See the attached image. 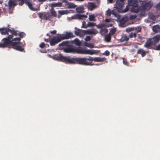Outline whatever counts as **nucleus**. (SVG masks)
<instances>
[{"label":"nucleus","instance_id":"1","mask_svg":"<svg viewBox=\"0 0 160 160\" xmlns=\"http://www.w3.org/2000/svg\"><path fill=\"white\" fill-rule=\"evenodd\" d=\"M70 38V32L65 34H57L56 36H53L50 40V44L51 46H55L62 40Z\"/></svg>","mask_w":160,"mask_h":160},{"label":"nucleus","instance_id":"2","mask_svg":"<svg viewBox=\"0 0 160 160\" xmlns=\"http://www.w3.org/2000/svg\"><path fill=\"white\" fill-rule=\"evenodd\" d=\"M21 39L19 38H16L13 39V42L12 43L11 46L14 49L20 52H25L23 48L20 46Z\"/></svg>","mask_w":160,"mask_h":160},{"label":"nucleus","instance_id":"3","mask_svg":"<svg viewBox=\"0 0 160 160\" xmlns=\"http://www.w3.org/2000/svg\"><path fill=\"white\" fill-rule=\"evenodd\" d=\"M12 38V35H8L6 38H4L0 42V48H5L7 47L8 45L12 46V43H13V39L12 40L11 39Z\"/></svg>","mask_w":160,"mask_h":160},{"label":"nucleus","instance_id":"4","mask_svg":"<svg viewBox=\"0 0 160 160\" xmlns=\"http://www.w3.org/2000/svg\"><path fill=\"white\" fill-rule=\"evenodd\" d=\"M97 30L94 29H88L87 30H79L78 31H75V33L77 35H79L81 36L83 34L94 35H95L98 33Z\"/></svg>","mask_w":160,"mask_h":160},{"label":"nucleus","instance_id":"5","mask_svg":"<svg viewBox=\"0 0 160 160\" xmlns=\"http://www.w3.org/2000/svg\"><path fill=\"white\" fill-rule=\"evenodd\" d=\"M71 63H77L87 65H92L91 62L87 61L86 58H72L71 59Z\"/></svg>","mask_w":160,"mask_h":160},{"label":"nucleus","instance_id":"6","mask_svg":"<svg viewBox=\"0 0 160 160\" xmlns=\"http://www.w3.org/2000/svg\"><path fill=\"white\" fill-rule=\"evenodd\" d=\"M53 58L55 60L67 63H70V58L69 57L63 56L60 53H58L54 55Z\"/></svg>","mask_w":160,"mask_h":160},{"label":"nucleus","instance_id":"7","mask_svg":"<svg viewBox=\"0 0 160 160\" xmlns=\"http://www.w3.org/2000/svg\"><path fill=\"white\" fill-rule=\"evenodd\" d=\"M58 46L60 47L62 46L61 49H63V51L66 53L70 52V42L69 41H63L60 43Z\"/></svg>","mask_w":160,"mask_h":160},{"label":"nucleus","instance_id":"8","mask_svg":"<svg viewBox=\"0 0 160 160\" xmlns=\"http://www.w3.org/2000/svg\"><path fill=\"white\" fill-rule=\"evenodd\" d=\"M0 32L2 35H9V32H11V30L7 28H0Z\"/></svg>","mask_w":160,"mask_h":160},{"label":"nucleus","instance_id":"9","mask_svg":"<svg viewBox=\"0 0 160 160\" xmlns=\"http://www.w3.org/2000/svg\"><path fill=\"white\" fill-rule=\"evenodd\" d=\"M71 18L72 19H83L87 18V16L85 15L77 14L74 15Z\"/></svg>","mask_w":160,"mask_h":160},{"label":"nucleus","instance_id":"10","mask_svg":"<svg viewBox=\"0 0 160 160\" xmlns=\"http://www.w3.org/2000/svg\"><path fill=\"white\" fill-rule=\"evenodd\" d=\"M39 17L44 20H48L50 18L51 15L48 13H41L39 14Z\"/></svg>","mask_w":160,"mask_h":160},{"label":"nucleus","instance_id":"11","mask_svg":"<svg viewBox=\"0 0 160 160\" xmlns=\"http://www.w3.org/2000/svg\"><path fill=\"white\" fill-rule=\"evenodd\" d=\"M17 0H9L8 1V7L10 9L13 8L17 5L16 2Z\"/></svg>","mask_w":160,"mask_h":160},{"label":"nucleus","instance_id":"12","mask_svg":"<svg viewBox=\"0 0 160 160\" xmlns=\"http://www.w3.org/2000/svg\"><path fill=\"white\" fill-rule=\"evenodd\" d=\"M86 49H83L82 48L79 47L75 49L76 52L78 53L82 54H85L86 52Z\"/></svg>","mask_w":160,"mask_h":160},{"label":"nucleus","instance_id":"13","mask_svg":"<svg viewBox=\"0 0 160 160\" xmlns=\"http://www.w3.org/2000/svg\"><path fill=\"white\" fill-rule=\"evenodd\" d=\"M152 6L151 3L147 2L142 6V8L144 10H149L150 9Z\"/></svg>","mask_w":160,"mask_h":160},{"label":"nucleus","instance_id":"14","mask_svg":"<svg viewBox=\"0 0 160 160\" xmlns=\"http://www.w3.org/2000/svg\"><path fill=\"white\" fill-rule=\"evenodd\" d=\"M62 6L65 8H70V3L67 0H64L62 2Z\"/></svg>","mask_w":160,"mask_h":160},{"label":"nucleus","instance_id":"15","mask_svg":"<svg viewBox=\"0 0 160 160\" xmlns=\"http://www.w3.org/2000/svg\"><path fill=\"white\" fill-rule=\"evenodd\" d=\"M152 42L151 39H150L146 41L144 45V46L147 48H150V47L152 45Z\"/></svg>","mask_w":160,"mask_h":160},{"label":"nucleus","instance_id":"16","mask_svg":"<svg viewBox=\"0 0 160 160\" xmlns=\"http://www.w3.org/2000/svg\"><path fill=\"white\" fill-rule=\"evenodd\" d=\"M152 39L153 41L152 42H153L154 43L158 42L160 40V35L158 34L154 36L153 37Z\"/></svg>","mask_w":160,"mask_h":160},{"label":"nucleus","instance_id":"17","mask_svg":"<svg viewBox=\"0 0 160 160\" xmlns=\"http://www.w3.org/2000/svg\"><path fill=\"white\" fill-rule=\"evenodd\" d=\"M106 60L105 58L95 57L94 58V61L97 62H103Z\"/></svg>","mask_w":160,"mask_h":160},{"label":"nucleus","instance_id":"18","mask_svg":"<svg viewBox=\"0 0 160 160\" xmlns=\"http://www.w3.org/2000/svg\"><path fill=\"white\" fill-rule=\"evenodd\" d=\"M142 49L140 48L138 50L137 53L141 54L142 57H144L146 55V53Z\"/></svg>","mask_w":160,"mask_h":160},{"label":"nucleus","instance_id":"19","mask_svg":"<svg viewBox=\"0 0 160 160\" xmlns=\"http://www.w3.org/2000/svg\"><path fill=\"white\" fill-rule=\"evenodd\" d=\"M153 31L156 33H157L160 29V27L159 25H156L152 27Z\"/></svg>","mask_w":160,"mask_h":160},{"label":"nucleus","instance_id":"20","mask_svg":"<svg viewBox=\"0 0 160 160\" xmlns=\"http://www.w3.org/2000/svg\"><path fill=\"white\" fill-rule=\"evenodd\" d=\"M137 2L135 0H130L128 1V5L129 6H132L136 5Z\"/></svg>","mask_w":160,"mask_h":160},{"label":"nucleus","instance_id":"21","mask_svg":"<svg viewBox=\"0 0 160 160\" xmlns=\"http://www.w3.org/2000/svg\"><path fill=\"white\" fill-rule=\"evenodd\" d=\"M95 4L93 2H89L88 3V8L91 10H92L95 8Z\"/></svg>","mask_w":160,"mask_h":160},{"label":"nucleus","instance_id":"22","mask_svg":"<svg viewBox=\"0 0 160 160\" xmlns=\"http://www.w3.org/2000/svg\"><path fill=\"white\" fill-rule=\"evenodd\" d=\"M84 8L82 6H80L76 8V10L78 13H84Z\"/></svg>","mask_w":160,"mask_h":160},{"label":"nucleus","instance_id":"23","mask_svg":"<svg viewBox=\"0 0 160 160\" xmlns=\"http://www.w3.org/2000/svg\"><path fill=\"white\" fill-rule=\"evenodd\" d=\"M108 32V30L106 28H103L100 30L99 33L101 35H103Z\"/></svg>","mask_w":160,"mask_h":160},{"label":"nucleus","instance_id":"24","mask_svg":"<svg viewBox=\"0 0 160 160\" xmlns=\"http://www.w3.org/2000/svg\"><path fill=\"white\" fill-rule=\"evenodd\" d=\"M96 53L95 50H87L86 49V54H88L91 55H92Z\"/></svg>","mask_w":160,"mask_h":160},{"label":"nucleus","instance_id":"25","mask_svg":"<svg viewBox=\"0 0 160 160\" xmlns=\"http://www.w3.org/2000/svg\"><path fill=\"white\" fill-rule=\"evenodd\" d=\"M111 35L109 33L105 36V40L106 42H110L111 38Z\"/></svg>","mask_w":160,"mask_h":160},{"label":"nucleus","instance_id":"26","mask_svg":"<svg viewBox=\"0 0 160 160\" xmlns=\"http://www.w3.org/2000/svg\"><path fill=\"white\" fill-rule=\"evenodd\" d=\"M132 11L134 12L137 13L139 11V8L137 6H136L135 5L132 8Z\"/></svg>","mask_w":160,"mask_h":160},{"label":"nucleus","instance_id":"27","mask_svg":"<svg viewBox=\"0 0 160 160\" xmlns=\"http://www.w3.org/2000/svg\"><path fill=\"white\" fill-rule=\"evenodd\" d=\"M116 4V7L117 8H121L124 7L123 2H117Z\"/></svg>","mask_w":160,"mask_h":160},{"label":"nucleus","instance_id":"28","mask_svg":"<svg viewBox=\"0 0 160 160\" xmlns=\"http://www.w3.org/2000/svg\"><path fill=\"white\" fill-rule=\"evenodd\" d=\"M116 31V28L113 27L110 29L109 31V34L111 35L114 34Z\"/></svg>","mask_w":160,"mask_h":160},{"label":"nucleus","instance_id":"29","mask_svg":"<svg viewBox=\"0 0 160 160\" xmlns=\"http://www.w3.org/2000/svg\"><path fill=\"white\" fill-rule=\"evenodd\" d=\"M129 39V37L126 35L123 36L121 39L122 42L127 41Z\"/></svg>","mask_w":160,"mask_h":160},{"label":"nucleus","instance_id":"30","mask_svg":"<svg viewBox=\"0 0 160 160\" xmlns=\"http://www.w3.org/2000/svg\"><path fill=\"white\" fill-rule=\"evenodd\" d=\"M71 42H72L73 43H75L76 45L78 46L80 45L81 44V42L78 39H76L74 41H71Z\"/></svg>","mask_w":160,"mask_h":160},{"label":"nucleus","instance_id":"31","mask_svg":"<svg viewBox=\"0 0 160 160\" xmlns=\"http://www.w3.org/2000/svg\"><path fill=\"white\" fill-rule=\"evenodd\" d=\"M84 44L86 46L89 48H93L94 47V46L93 44L88 43L86 42H85Z\"/></svg>","mask_w":160,"mask_h":160},{"label":"nucleus","instance_id":"32","mask_svg":"<svg viewBox=\"0 0 160 160\" xmlns=\"http://www.w3.org/2000/svg\"><path fill=\"white\" fill-rule=\"evenodd\" d=\"M10 33L11 34L9 35H12V38H13V35L17 36L18 35V34L19 33L17 32V31H16L14 30H11V32H10Z\"/></svg>","mask_w":160,"mask_h":160},{"label":"nucleus","instance_id":"33","mask_svg":"<svg viewBox=\"0 0 160 160\" xmlns=\"http://www.w3.org/2000/svg\"><path fill=\"white\" fill-rule=\"evenodd\" d=\"M95 17L94 15H89L88 17V19L90 21H95Z\"/></svg>","mask_w":160,"mask_h":160},{"label":"nucleus","instance_id":"34","mask_svg":"<svg viewBox=\"0 0 160 160\" xmlns=\"http://www.w3.org/2000/svg\"><path fill=\"white\" fill-rule=\"evenodd\" d=\"M137 34L135 32H131L129 35V37L130 38H132L133 37L135 38L136 37Z\"/></svg>","mask_w":160,"mask_h":160},{"label":"nucleus","instance_id":"35","mask_svg":"<svg viewBox=\"0 0 160 160\" xmlns=\"http://www.w3.org/2000/svg\"><path fill=\"white\" fill-rule=\"evenodd\" d=\"M50 12L52 16L54 17H56L57 16V14L55 11L53 9H51L50 10Z\"/></svg>","mask_w":160,"mask_h":160},{"label":"nucleus","instance_id":"36","mask_svg":"<svg viewBox=\"0 0 160 160\" xmlns=\"http://www.w3.org/2000/svg\"><path fill=\"white\" fill-rule=\"evenodd\" d=\"M123 63L124 64L128 66H129V63L127 62V60L123 58Z\"/></svg>","mask_w":160,"mask_h":160},{"label":"nucleus","instance_id":"37","mask_svg":"<svg viewBox=\"0 0 160 160\" xmlns=\"http://www.w3.org/2000/svg\"><path fill=\"white\" fill-rule=\"evenodd\" d=\"M129 9V7L128 6H127L125 9L121 11V12L124 13L127 12Z\"/></svg>","mask_w":160,"mask_h":160},{"label":"nucleus","instance_id":"38","mask_svg":"<svg viewBox=\"0 0 160 160\" xmlns=\"http://www.w3.org/2000/svg\"><path fill=\"white\" fill-rule=\"evenodd\" d=\"M53 7L62 6V2H58V3H54L53 4Z\"/></svg>","mask_w":160,"mask_h":160},{"label":"nucleus","instance_id":"39","mask_svg":"<svg viewBox=\"0 0 160 160\" xmlns=\"http://www.w3.org/2000/svg\"><path fill=\"white\" fill-rule=\"evenodd\" d=\"M95 24L93 22H89L87 24V27H90L95 26Z\"/></svg>","mask_w":160,"mask_h":160},{"label":"nucleus","instance_id":"40","mask_svg":"<svg viewBox=\"0 0 160 160\" xmlns=\"http://www.w3.org/2000/svg\"><path fill=\"white\" fill-rule=\"evenodd\" d=\"M134 30V27H131L130 28H128L126 29V31L127 32H129L132 31H133Z\"/></svg>","mask_w":160,"mask_h":160},{"label":"nucleus","instance_id":"41","mask_svg":"<svg viewBox=\"0 0 160 160\" xmlns=\"http://www.w3.org/2000/svg\"><path fill=\"white\" fill-rule=\"evenodd\" d=\"M18 35L20 36V38H19L21 39V38H22L24 36H25V33L23 32H20L18 34Z\"/></svg>","mask_w":160,"mask_h":160},{"label":"nucleus","instance_id":"42","mask_svg":"<svg viewBox=\"0 0 160 160\" xmlns=\"http://www.w3.org/2000/svg\"><path fill=\"white\" fill-rule=\"evenodd\" d=\"M81 28H87V25H86V22L85 21H83L82 22V25Z\"/></svg>","mask_w":160,"mask_h":160},{"label":"nucleus","instance_id":"43","mask_svg":"<svg viewBox=\"0 0 160 160\" xmlns=\"http://www.w3.org/2000/svg\"><path fill=\"white\" fill-rule=\"evenodd\" d=\"M141 28L140 27H138L137 28H134V30H135L136 32H135L136 33V34L139 32H141Z\"/></svg>","mask_w":160,"mask_h":160},{"label":"nucleus","instance_id":"44","mask_svg":"<svg viewBox=\"0 0 160 160\" xmlns=\"http://www.w3.org/2000/svg\"><path fill=\"white\" fill-rule=\"evenodd\" d=\"M112 14L111 11L110 9H108L106 11V15L108 16H110Z\"/></svg>","mask_w":160,"mask_h":160},{"label":"nucleus","instance_id":"45","mask_svg":"<svg viewBox=\"0 0 160 160\" xmlns=\"http://www.w3.org/2000/svg\"><path fill=\"white\" fill-rule=\"evenodd\" d=\"M104 25L103 24H99L97 25V27L98 28H100V30H101L103 28V27H104Z\"/></svg>","mask_w":160,"mask_h":160},{"label":"nucleus","instance_id":"46","mask_svg":"<svg viewBox=\"0 0 160 160\" xmlns=\"http://www.w3.org/2000/svg\"><path fill=\"white\" fill-rule=\"evenodd\" d=\"M126 22V21L124 18H122L120 20V23L122 25L124 24Z\"/></svg>","mask_w":160,"mask_h":160},{"label":"nucleus","instance_id":"47","mask_svg":"<svg viewBox=\"0 0 160 160\" xmlns=\"http://www.w3.org/2000/svg\"><path fill=\"white\" fill-rule=\"evenodd\" d=\"M109 54H110V52L108 50L106 51L105 52H104L103 53V55H106L107 56H109Z\"/></svg>","mask_w":160,"mask_h":160},{"label":"nucleus","instance_id":"48","mask_svg":"<svg viewBox=\"0 0 160 160\" xmlns=\"http://www.w3.org/2000/svg\"><path fill=\"white\" fill-rule=\"evenodd\" d=\"M87 61L88 60L90 61H94V58H93L92 57H89L88 58H86Z\"/></svg>","mask_w":160,"mask_h":160},{"label":"nucleus","instance_id":"49","mask_svg":"<svg viewBox=\"0 0 160 160\" xmlns=\"http://www.w3.org/2000/svg\"><path fill=\"white\" fill-rule=\"evenodd\" d=\"M58 12L60 15H62L66 13V11H59Z\"/></svg>","mask_w":160,"mask_h":160},{"label":"nucleus","instance_id":"50","mask_svg":"<svg viewBox=\"0 0 160 160\" xmlns=\"http://www.w3.org/2000/svg\"><path fill=\"white\" fill-rule=\"evenodd\" d=\"M91 39V38L90 36H87L85 38V40L86 41H89Z\"/></svg>","mask_w":160,"mask_h":160},{"label":"nucleus","instance_id":"51","mask_svg":"<svg viewBox=\"0 0 160 160\" xmlns=\"http://www.w3.org/2000/svg\"><path fill=\"white\" fill-rule=\"evenodd\" d=\"M40 47L43 48L45 47V45L44 42H42L39 45Z\"/></svg>","mask_w":160,"mask_h":160},{"label":"nucleus","instance_id":"52","mask_svg":"<svg viewBox=\"0 0 160 160\" xmlns=\"http://www.w3.org/2000/svg\"><path fill=\"white\" fill-rule=\"evenodd\" d=\"M77 7V6L75 5L73 3H71V8H74Z\"/></svg>","mask_w":160,"mask_h":160},{"label":"nucleus","instance_id":"53","mask_svg":"<svg viewBox=\"0 0 160 160\" xmlns=\"http://www.w3.org/2000/svg\"><path fill=\"white\" fill-rule=\"evenodd\" d=\"M156 8L158 10H160V2L157 5Z\"/></svg>","mask_w":160,"mask_h":160},{"label":"nucleus","instance_id":"54","mask_svg":"<svg viewBox=\"0 0 160 160\" xmlns=\"http://www.w3.org/2000/svg\"><path fill=\"white\" fill-rule=\"evenodd\" d=\"M50 33L52 34H55L56 33V30H54L53 31H50Z\"/></svg>","mask_w":160,"mask_h":160},{"label":"nucleus","instance_id":"55","mask_svg":"<svg viewBox=\"0 0 160 160\" xmlns=\"http://www.w3.org/2000/svg\"><path fill=\"white\" fill-rule=\"evenodd\" d=\"M140 15L141 16H145V13L144 11H142L140 13Z\"/></svg>","mask_w":160,"mask_h":160},{"label":"nucleus","instance_id":"56","mask_svg":"<svg viewBox=\"0 0 160 160\" xmlns=\"http://www.w3.org/2000/svg\"><path fill=\"white\" fill-rule=\"evenodd\" d=\"M156 49L158 50H160V44H159L157 47Z\"/></svg>","mask_w":160,"mask_h":160},{"label":"nucleus","instance_id":"57","mask_svg":"<svg viewBox=\"0 0 160 160\" xmlns=\"http://www.w3.org/2000/svg\"><path fill=\"white\" fill-rule=\"evenodd\" d=\"M111 20L110 19H108V18H106L105 19V22H109Z\"/></svg>","mask_w":160,"mask_h":160},{"label":"nucleus","instance_id":"58","mask_svg":"<svg viewBox=\"0 0 160 160\" xmlns=\"http://www.w3.org/2000/svg\"><path fill=\"white\" fill-rule=\"evenodd\" d=\"M50 39H50V38H49L48 39L45 38L44 41L45 42H50Z\"/></svg>","mask_w":160,"mask_h":160},{"label":"nucleus","instance_id":"59","mask_svg":"<svg viewBox=\"0 0 160 160\" xmlns=\"http://www.w3.org/2000/svg\"><path fill=\"white\" fill-rule=\"evenodd\" d=\"M45 1L46 0H38V1L40 2H43Z\"/></svg>","mask_w":160,"mask_h":160},{"label":"nucleus","instance_id":"60","mask_svg":"<svg viewBox=\"0 0 160 160\" xmlns=\"http://www.w3.org/2000/svg\"><path fill=\"white\" fill-rule=\"evenodd\" d=\"M70 50H71V52H72L73 50V48L72 47L71 45V49H70Z\"/></svg>","mask_w":160,"mask_h":160},{"label":"nucleus","instance_id":"61","mask_svg":"<svg viewBox=\"0 0 160 160\" xmlns=\"http://www.w3.org/2000/svg\"><path fill=\"white\" fill-rule=\"evenodd\" d=\"M47 36H48L49 37V38H51V36H50V35H49V34H48V33H47Z\"/></svg>","mask_w":160,"mask_h":160},{"label":"nucleus","instance_id":"62","mask_svg":"<svg viewBox=\"0 0 160 160\" xmlns=\"http://www.w3.org/2000/svg\"><path fill=\"white\" fill-rule=\"evenodd\" d=\"M41 52H44V53H46V51L45 50H44L43 51H41Z\"/></svg>","mask_w":160,"mask_h":160},{"label":"nucleus","instance_id":"63","mask_svg":"<svg viewBox=\"0 0 160 160\" xmlns=\"http://www.w3.org/2000/svg\"><path fill=\"white\" fill-rule=\"evenodd\" d=\"M70 34H71V37H73V33L71 32Z\"/></svg>","mask_w":160,"mask_h":160},{"label":"nucleus","instance_id":"64","mask_svg":"<svg viewBox=\"0 0 160 160\" xmlns=\"http://www.w3.org/2000/svg\"><path fill=\"white\" fill-rule=\"evenodd\" d=\"M110 3H112V2L113 0H108Z\"/></svg>","mask_w":160,"mask_h":160}]
</instances>
